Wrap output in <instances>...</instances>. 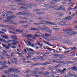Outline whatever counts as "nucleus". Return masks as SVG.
I'll use <instances>...</instances> for the list:
<instances>
[{"label":"nucleus","instance_id":"nucleus-27","mask_svg":"<svg viewBox=\"0 0 77 77\" xmlns=\"http://www.w3.org/2000/svg\"><path fill=\"white\" fill-rule=\"evenodd\" d=\"M27 43H28V45H29V46H31L32 43L30 42L27 40Z\"/></svg>","mask_w":77,"mask_h":77},{"label":"nucleus","instance_id":"nucleus-63","mask_svg":"<svg viewBox=\"0 0 77 77\" xmlns=\"http://www.w3.org/2000/svg\"><path fill=\"white\" fill-rule=\"evenodd\" d=\"M62 5H65L66 4V3L65 2H63L62 3Z\"/></svg>","mask_w":77,"mask_h":77},{"label":"nucleus","instance_id":"nucleus-10","mask_svg":"<svg viewBox=\"0 0 77 77\" xmlns=\"http://www.w3.org/2000/svg\"><path fill=\"white\" fill-rule=\"evenodd\" d=\"M16 15H24V12H19L17 14H16Z\"/></svg>","mask_w":77,"mask_h":77},{"label":"nucleus","instance_id":"nucleus-7","mask_svg":"<svg viewBox=\"0 0 77 77\" xmlns=\"http://www.w3.org/2000/svg\"><path fill=\"white\" fill-rule=\"evenodd\" d=\"M46 23L47 24H51V25H54V26H55V25H56V24L55 23H54L52 22H50L49 21H46Z\"/></svg>","mask_w":77,"mask_h":77},{"label":"nucleus","instance_id":"nucleus-5","mask_svg":"<svg viewBox=\"0 0 77 77\" xmlns=\"http://www.w3.org/2000/svg\"><path fill=\"white\" fill-rule=\"evenodd\" d=\"M66 34H69V35H70V36H72V35H75V33L74 32H69L64 33V35Z\"/></svg>","mask_w":77,"mask_h":77},{"label":"nucleus","instance_id":"nucleus-47","mask_svg":"<svg viewBox=\"0 0 77 77\" xmlns=\"http://www.w3.org/2000/svg\"><path fill=\"white\" fill-rule=\"evenodd\" d=\"M17 2H24V1H21V0H17Z\"/></svg>","mask_w":77,"mask_h":77},{"label":"nucleus","instance_id":"nucleus-34","mask_svg":"<svg viewBox=\"0 0 77 77\" xmlns=\"http://www.w3.org/2000/svg\"><path fill=\"white\" fill-rule=\"evenodd\" d=\"M51 5H55V2H54V1H52L51 2Z\"/></svg>","mask_w":77,"mask_h":77},{"label":"nucleus","instance_id":"nucleus-49","mask_svg":"<svg viewBox=\"0 0 77 77\" xmlns=\"http://www.w3.org/2000/svg\"><path fill=\"white\" fill-rule=\"evenodd\" d=\"M25 63H31V62H30V61H26L25 62Z\"/></svg>","mask_w":77,"mask_h":77},{"label":"nucleus","instance_id":"nucleus-57","mask_svg":"<svg viewBox=\"0 0 77 77\" xmlns=\"http://www.w3.org/2000/svg\"><path fill=\"white\" fill-rule=\"evenodd\" d=\"M34 69H35V70H37V71H39V68H35Z\"/></svg>","mask_w":77,"mask_h":77},{"label":"nucleus","instance_id":"nucleus-19","mask_svg":"<svg viewBox=\"0 0 77 77\" xmlns=\"http://www.w3.org/2000/svg\"><path fill=\"white\" fill-rule=\"evenodd\" d=\"M20 23H27V21H20L19 22Z\"/></svg>","mask_w":77,"mask_h":77},{"label":"nucleus","instance_id":"nucleus-58","mask_svg":"<svg viewBox=\"0 0 77 77\" xmlns=\"http://www.w3.org/2000/svg\"><path fill=\"white\" fill-rule=\"evenodd\" d=\"M53 30H55V31H56V28L55 27H54L52 28Z\"/></svg>","mask_w":77,"mask_h":77},{"label":"nucleus","instance_id":"nucleus-52","mask_svg":"<svg viewBox=\"0 0 77 77\" xmlns=\"http://www.w3.org/2000/svg\"><path fill=\"white\" fill-rule=\"evenodd\" d=\"M5 27V25H0V27Z\"/></svg>","mask_w":77,"mask_h":77},{"label":"nucleus","instance_id":"nucleus-45","mask_svg":"<svg viewBox=\"0 0 77 77\" xmlns=\"http://www.w3.org/2000/svg\"><path fill=\"white\" fill-rule=\"evenodd\" d=\"M60 30V28H56V31H59Z\"/></svg>","mask_w":77,"mask_h":77},{"label":"nucleus","instance_id":"nucleus-17","mask_svg":"<svg viewBox=\"0 0 77 77\" xmlns=\"http://www.w3.org/2000/svg\"><path fill=\"white\" fill-rule=\"evenodd\" d=\"M26 50L27 51H34L33 49L30 48H27Z\"/></svg>","mask_w":77,"mask_h":77},{"label":"nucleus","instance_id":"nucleus-40","mask_svg":"<svg viewBox=\"0 0 77 77\" xmlns=\"http://www.w3.org/2000/svg\"><path fill=\"white\" fill-rule=\"evenodd\" d=\"M22 26L26 27H28L29 26L28 25H22Z\"/></svg>","mask_w":77,"mask_h":77},{"label":"nucleus","instance_id":"nucleus-38","mask_svg":"<svg viewBox=\"0 0 77 77\" xmlns=\"http://www.w3.org/2000/svg\"><path fill=\"white\" fill-rule=\"evenodd\" d=\"M1 30H2L3 32H5L6 31V29H5L4 28H3L1 29Z\"/></svg>","mask_w":77,"mask_h":77},{"label":"nucleus","instance_id":"nucleus-14","mask_svg":"<svg viewBox=\"0 0 77 77\" xmlns=\"http://www.w3.org/2000/svg\"><path fill=\"white\" fill-rule=\"evenodd\" d=\"M26 36L27 37H28V38H32V36H33V35L28 34L26 35Z\"/></svg>","mask_w":77,"mask_h":77},{"label":"nucleus","instance_id":"nucleus-33","mask_svg":"<svg viewBox=\"0 0 77 77\" xmlns=\"http://www.w3.org/2000/svg\"><path fill=\"white\" fill-rule=\"evenodd\" d=\"M61 8H62L61 7H59V8H58V9L55 8L54 9H55V10H56V11H59V10H60V9H61Z\"/></svg>","mask_w":77,"mask_h":77},{"label":"nucleus","instance_id":"nucleus-32","mask_svg":"<svg viewBox=\"0 0 77 77\" xmlns=\"http://www.w3.org/2000/svg\"><path fill=\"white\" fill-rule=\"evenodd\" d=\"M6 12V13H7V14H13V12H11V11H7Z\"/></svg>","mask_w":77,"mask_h":77},{"label":"nucleus","instance_id":"nucleus-18","mask_svg":"<svg viewBox=\"0 0 77 77\" xmlns=\"http://www.w3.org/2000/svg\"><path fill=\"white\" fill-rule=\"evenodd\" d=\"M9 29L11 30H15V28L13 27V26H10L9 28Z\"/></svg>","mask_w":77,"mask_h":77},{"label":"nucleus","instance_id":"nucleus-55","mask_svg":"<svg viewBox=\"0 0 77 77\" xmlns=\"http://www.w3.org/2000/svg\"><path fill=\"white\" fill-rule=\"evenodd\" d=\"M4 27H8V28H9L10 26H9L8 25H5Z\"/></svg>","mask_w":77,"mask_h":77},{"label":"nucleus","instance_id":"nucleus-31","mask_svg":"<svg viewBox=\"0 0 77 77\" xmlns=\"http://www.w3.org/2000/svg\"><path fill=\"white\" fill-rule=\"evenodd\" d=\"M8 32H9V33H12V34H16V33L15 32L12 31H8Z\"/></svg>","mask_w":77,"mask_h":77},{"label":"nucleus","instance_id":"nucleus-42","mask_svg":"<svg viewBox=\"0 0 77 77\" xmlns=\"http://www.w3.org/2000/svg\"><path fill=\"white\" fill-rule=\"evenodd\" d=\"M41 36L42 37V38H44V39H46V38L45 37V35H41Z\"/></svg>","mask_w":77,"mask_h":77},{"label":"nucleus","instance_id":"nucleus-37","mask_svg":"<svg viewBox=\"0 0 77 77\" xmlns=\"http://www.w3.org/2000/svg\"><path fill=\"white\" fill-rule=\"evenodd\" d=\"M34 11H36V12H37V11H40V10L39 9H35L34 10Z\"/></svg>","mask_w":77,"mask_h":77},{"label":"nucleus","instance_id":"nucleus-16","mask_svg":"<svg viewBox=\"0 0 77 77\" xmlns=\"http://www.w3.org/2000/svg\"><path fill=\"white\" fill-rule=\"evenodd\" d=\"M45 35L46 37H50L51 36V34H48L47 33H45Z\"/></svg>","mask_w":77,"mask_h":77},{"label":"nucleus","instance_id":"nucleus-2","mask_svg":"<svg viewBox=\"0 0 77 77\" xmlns=\"http://www.w3.org/2000/svg\"><path fill=\"white\" fill-rule=\"evenodd\" d=\"M50 64L49 62H45L42 63H37L34 64V65H48Z\"/></svg>","mask_w":77,"mask_h":77},{"label":"nucleus","instance_id":"nucleus-29","mask_svg":"<svg viewBox=\"0 0 77 77\" xmlns=\"http://www.w3.org/2000/svg\"><path fill=\"white\" fill-rule=\"evenodd\" d=\"M57 6H54L50 7H49V8L50 9H52V8H57Z\"/></svg>","mask_w":77,"mask_h":77},{"label":"nucleus","instance_id":"nucleus-51","mask_svg":"<svg viewBox=\"0 0 77 77\" xmlns=\"http://www.w3.org/2000/svg\"><path fill=\"white\" fill-rule=\"evenodd\" d=\"M30 71V70H27L26 72H25L24 73H29V72Z\"/></svg>","mask_w":77,"mask_h":77},{"label":"nucleus","instance_id":"nucleus-12","mask_svg":"<svg viewBox=\"0 0 77 77\" xmlns=\"http://www.w3.org/2000/svg\"><path fill=\"white\" fill-rule=\"evenodd\" d=\"M1 37L4 39H8V37L5 35H1Z\"/></svg>","mask_w":77,"mask_h":77},{"label":"nucleus","instance_id":"nucleus-46","mask_svg":"<svg viewBox=\"0 0 77 77\" xmlns=\"http://www.w3.org/2000/svg\"><path fill=\"white\" fill-rule=\"evenodd\" d=\"M35 36H36V37H39L40 36V35H38L37 34H35Z\"/></svg>","mask_w":77,"mask_h":77},{"label":"nucleus","instance_id":"nucleus-23","mask_svg":"<svg viewBox=\"0 0 77 77\" xmlns=\"http://www.w3.org/2000/svg\"><path fill=\"white\" fill-rule=\"evenodd\" d=\"M63 32H69V31H71V29H66L63 30Z\"/></svg>","mask_w":77,"mask_h":77},{"label":"nucleus","instance_id":"nucleus-56","mask_svg":"<svg viewBox=\"0 0 77 77\" xmlns=\"http://www.w3.org/2000/svg\"><path fill=\"white\" fill-rule=\"evenodd\" d=\"M49 60L50 62H53V59H50Z\"/></svg>","mask_w":77,"mask_h":77},{"label":"nucleus","instance_id":"nucleus-15","mask_svg":"<svg viewBox=\"0 0 77 77\" xmlns=\"http://www.w3.org/2000/svg\"><path fill=\"white\" fill-rule=\"evenodd\" d=\"M46 48H47V50H50V51H51L52 50H54L53 49L50 48H49V47H48V46H46Z\"/></svg>","mask_w":77,"mask_h":77},{"label":"nucleus","instance_id":"nucleus-28","mask_svg":"<svg viewBox=\"0 0 77 77\" xmlns=\"http://www.w3.org/2000/svg\"><path fill=\"white\" fill-rule=\"evenodd\" d=\"M5 48L7 50H9V49H10V47L9 46L7 45L5 46Z\"/></svg>","mask_w":77,"mask_h":77},{"label":"nucleus","instance_id":"nucleus-61","mask_svg":"<svg viewBox=\"0 0 77 77\" xmlns=\"http://www.w3.org/2000/svg\"><path fill=\"white\" fill-rule=\"evenodd\" d=\"M16 30L17 32H20V29H16Z\"/></svg>","mask_w":77,"mask_h":77},{"label":"nucleus","instance_id":"nucleus-3","mask_svg":"<svg viewBox=\"0 0 77 77\" xmlns=\"http://www.w3.org/2000/svg\"><path fill=\"white\" fill-rule=\"evenodd\" d=\"M12 71H14V69H13V67H11L8 70V71H4V72L5 73H8V72H12Z\"/></svg>","mask_w":77,"mask_h":77},{"label":"nucleus","instance_id":"nucleus-9","mask_svg":"<svg viewBox=\"0 0 77 77\" xmlns=\"http://www.w3.org/2000/svg\"><path fill=\"white\" fill-rule=\"evenodd\" d=\"M24 15H27L28 17H31V14H30V13H28V12H24Z\"/></svg>","mask_w":77,"mask_h":77},{"label":"nucleus","instance_id":"nucleus-26","mask_svg":"<svg viewBox=\"0 0 77 77\" xmlns=\"http://www.w3.org/2000/svg\"><path fill=\"white\" fill-rule=\"evenodd\" d=\"M2 41L3 42H5V43H8V41H6V40L5 39H2Z\"/></svg>","mask_w":77,"mask_h":77},{"label":"nucleus","instance_id":"nucleus-22","mask_svg":"<svg viewBox=\"0 0 77 77\" xmlns=\"http://www.w3.org/2000/svg\"><path fill=\"white\" fill-rule=\"evenodd\" d=\"M29 6H36V5L33 4H28Z\"/></svg>","mask_w":77,"mask_h":77},{"label":"nucleus","instance_id":"nucleus-64","mask_svg":"<svg viewBox=\"0 0 77 77\" xmlns=\"http://www.w3.org/2000/svg\"><path fill=\"white\" fill-rule=\"evenodd\" d=\"M77 8V5H76V6L75 7V8H73V9H76Z\"/></svg>","mask_w":77,"mask_h":77},{"label":"nucleus","instance_id":"nucleus-25","mask_svg":"<svg viewBox=\"0 0 77 77\" xmlns=\"http://www.w3.org/2000/svg\"><path fill=\"white\" fill-rule=\"evenodd\" d=\"M45 42V43H46V44H47L48 45H49V46H51V47H54V45H50V44H49V43H48V42Z\"/></svg>","mask_w":77,"mask_h":77},{"label":"nucleus","instance_id":"nucleus-6","mask_svg":"<svg viewBox=\"0 0 77 77\" xmlns=\"http://www.w3.org/2000/svg\"><path fill=\"white\" fill-rule=\"evenodd\" d=\"M66 69L64 68V69H63V70L62 69H60V70H58V71L61 72L60 73L61 74H63V73H64V72H65V71H66Z\"/></svg>","mask_w":77,"mask_h":77},{"label":"nucleus","instance_id":"nucleus-24","mask_svg":"<svg viewBox=\"0 0 77 77\" xmlns=\"http://www.w3.org/2000/svg\"><path fill=\"white\" fill-rule=\"evenodd\" d=\"M10 22V24H14V25H17V23L14 22H13L12 21H9Z\"/></svg>","mask_w":77,"mask_h":77},{"label":"nucleus","instance_id":"nucleus-50","mask_svg":"<svg viewBox=\"0 0 77 77\" xmlns=\"http://www.w3.org/2000/svg\"><path fill=\"white\" fill-rule=\"evenodd\" d=\"M64 63V62H63V61H60L58 62V63Z\"/></svg>","mask_w":77,"mask_h":77},{"label":"nucleus","instance_id":"nucleus-43","mask_svg":"<svg viewBox=\"0 0 77 77\" xmlns=\"http://www.w3.org/2000/svg\"><path fill=\"white\" fill-rule=\"evenodd\" d=\"M4 52V53H8V52L6 51H5V50H2Z\"/></svg>","mask_w":77,"mask_h":77},{"label":"nucleus","instance_id":"nucleus-54","mask_svg":"<svg viewBox=\"0 0 77 77\" xmlns=\"http://www.w3.org/2000/svg\"><path fill=\"white\" fill-rule=\"evenodd\" d=\"M41 24V23H35V25L36 26H39V24Z\"/></svg>","mask_w":77,"mask_h":77},{"label":"nucleus","instance_id":"nucleus-62","mask_svg":"<svg viewBox=\"0 0 77 77\" xmlns=\"http://www.w3.org/2000/svg\"><path fill=\"white\" fill-rule=\"evenodd\" d=\"M72 9V8H71V7H69L68 9V10L69 11V10H70V9Z\"/></svg>","mask_w":77,"mask_h":77},{"label":"nucleus","instance_id":"nucleus-48","mask_svg":"<svg viewBox=\"0 0 77 77\" xmlns=\"http://www.w3.org/2000/svg\"><path fill=\"white\" fill-rule=\"evenodd\" d=\"M22 18L24 20H29V18L27 17H23Z\"/></svg>","mask_w":77,"mask_h":77},{"label":"nucleus","instance_id":"nucleus-41","mask_svg":"<svg viewBox=\"0 0 77 77\" xmlns=\"http://www.w3.org/2000/svg\"><path fill=\"white\" fill-rule=\"evenodd\" d=\"M20 8H21V9H27V8H26L23 7H20Z\"/></svg>","mask_w":77,"mask_h":77},{"label":"nucleus","instance_id":"nucleus-13","mask_svg":"<svg viewBox=\"0 0 77 77\" xmlns=\"http://www.w3.org/2000/svg\"><path fill=\"white\" fill-rule=\"evenodd\" d=\"M11 62L12 63H18V61L17 60L13 61V60H11Z\"/></svg>","mask_w":77,"mask_h":77},{"label":"nucleus","instance_id":"nucleus-35","mask_svg":"<svg viewBox=\"0 0 77 77\" xmlns=\"http://www.w3.org/2000/svg\"><path fill=\"white\" fill-rule=\"evenodd\" d=\"M32 38H33V39H35L36 38V37H35V36L33 35H32Z\"/></svg>","mask_w":77,"mask_h":77},{"label":"nucleus","instance_id":"nucleus-44","mask_svg":"<svg viewBox=\"0 0 77 77\" xmlns=\"http://www.w3.org/2000/svg\"><path fill=\"white\" fill-rule=\"evenodd\" d=\"M37 15H41L42 14V13L41 12H38L37 13Z\"/></svg>","mask_w":77,"mask_h":77},{"label":"nucleus","instance_id":"nucleus-53","mask_svg":"<svg viewBox=\"0 0 77 77\" xmlns=\"http://www.w3.org/2000/svg\"><path fill=\"white\" fill-rule=\"evenodd\" d=\"M17 54H18V55L20 56H21V53H19V52H17Z\"/></svg>","mask_w":77,"mask_h":77},{"label":"nucleus","instance_id":"nucleus-39","mask_svg":"<svg viewBox=\"0 0 77 77\" xmlns=\"http://www.w3.org/2000/svg\"><path fill=\"white\" fill-rule=\"evenodd\" d=\"M47 32L48 33H52V31L50 30H48V31H47Z\"/></svg>","mask_w":77,"mask_h":77},{"label":"nucleus","instance_id":"nucleus-36","mask_svg":"<svg viewBox=\"0 0 77 77\" xmlns=\"http://www.w3.org/2000/svg\"><path fill=\"white\" fill-rule=\"evenodd\" d=\"M31 55H28L27 56V59H30V57H31Z\"/></svg>","mask_w":77,"mask_h":77},{"label":"nucleus","instance_id":"nucleus-8","mask_svg":"<svg viewBox=\"0 0 77 77\" xmlns=\"http://www.w3.org/2000/svg\"><path fill=\"white\" fill-rule=\"evenodd\" d=\"M68 19H69L68 18V17H65L63 19V23H66V20H68Z\"/></svg>","mask_w":77,"mask_h":77},{"label":"nucleus","instance_id":"nucleus-21","mask_svg":"<svg viewBox=\"0 0 77 77\" xmlns=\"http://www.w3.org/2000/svg\"><path fill=\"white\" fill-rule=\"evenodd\" d=\"M18 5H22V6H26V5L24 3L22 4L21 3H18Z\"/></svg>","mask_w":77,"mask_h":77},{"label":"nucleus","instance_id":"nucleus-30","mask_svg":"<svg viewBox=\"0 0 77 77\" xmlns=\"http://www.w3.org/2000/svg\"><path fill=\"white\" fill-rule=\"evenodd\" d=\"M29 30H38V29L35 28H32L31 29H29Z\"/></svg>","mask_w":77,"mask_h":77},{"label":"nucleus","instance_id":"nucleus-60","mask_svg":"<svg viewBox=\"0 0 77 77\" xmlns=\"http://www.w3.org/2000/svg\"><path fill=\"white\" fill-rule=\"evenodd\" d=\"M24 51L25 52V53H27V51L26 50V49H24Z\"/></svg>","mask_w":77,"mask_h":77},{"label":"nucleus","instance_id":"nucleus-4","mask_svg":"<svg viewBox=\"0 0 77 77\" xmlns=\"http://www.w3.org/2000/svg\"><path fill=\"white\" fill-rule=\"evenodd\" d=\"M11 38L13 39L12 41H15L17 40V37L16 35H12L11 36Z\"/></svg>","mask_w":77,"mask_h":77},{"label":"nucleus","instance_id":"nucleus-20","mask_svg":"<svg viewBox=\"0 0 77 77\" xmlns=\"http://www.w3.org/2000/svg\"><path fill=\"white\" fill-rule=\"evenodd\" d=\"M17 43H18V42H14L12 43V45H16Z\"/></svg>","mask_w":77,"mask_h":77},{"label":"nucleus","instance_id":"nucleus-1","mask_svg":"<svg viewBox=\"0 0 77 77\" xmlns=\"http://www.w3.org/2000/svg\"><path fill=\"white\" fill-rule=\"evenodd\" d=\"M11 18H16L17 17L15 15L8 16L7 17V19L8 20L7 21V22H8L9 21H12L13 20H12V19Z\"/></svg>","mask_w":77,"mask_h":77},{"label":"nucleus","instance_id":"nucleus-11","mask_svg":"<svg viewBox=\"0 0 77 77\" xmlns=\"http://www.w3.org/2000/svg\"><path fill=\"white\" fill-rule=\"evenodd\" d=\"M70 69H71L72 70H77V67H76L75 66H73V67L71 68Z\"/></svg>","mask_w":77,"mask_h":77},{"label":"nucleus","instance_id":"nucleus-59","mask_svg":"<svg viewBox=\"0 0 77 77\" xmlns=\"http://www.w3.org/2000/svg\"><path fill=\"white\" fill-rule=\"evenodd\" d=\"M72 60H77V58H75L74 59H72Z\"/></svg>","mask_w":77,"mask_h":77}]
</instances>
